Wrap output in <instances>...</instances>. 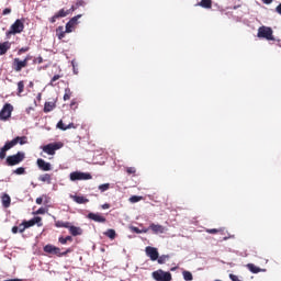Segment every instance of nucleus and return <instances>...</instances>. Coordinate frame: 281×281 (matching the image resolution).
<instances>
[{"label": "nucleus", "instance_id": "obj_1", "mask_svg": "<svg viewBox=\"0 0 281 281\" xmlns=\"http://www.w3.org/2000/svg\"><path fill=\"white\" fill-rule=\"evenodd\" d=\"M16 144H20V146H24V144H27V136H18L12 140L7 142L4 146L0 149V159H5L7 150L14 148Z\"/></svg>", "mask_w": 281, "mask_h": 281}, {"label": "nucleus", "instance_id": "obj_2", "mask_svg": "<svg viewBox=\"0 0 281 281\" xmlns=\"http://www.w3.org/2000/svg\"><path fill=\"white\" fill-rule=\"evenodd\" d=\"M257 36L258 38H266V41H276V37H273V29L269 26H260Z\"/></svg>", "mask_w": 281, "mask_h": 281}, {"label": "nucleus", "instance_id": "obj_3", "mask_svg": "<svg viewBox=\"0 0 281 281\" xmlns=\"http://www.w3.org/2000/svg\"><path fill=\"white\" fill-rule=\"evenodd\" d=\"M25 159V153L18 151L15 155H11L7 157V164L9 166H18V164H21Z\"/></svg>", "mask_w": 281, "mask_h": 281}, {"label": "nucleus", "instance_id": "obj_4", "mask_svg": "<svg viewBox=\"0 0 281 281\" xmlns=\"http://www.w3.org/2000/svg\"><path fill=\"white\" fill-rule=\"evenodd\" d=\"M70 181H89L92 179L91 173L82 172V171H75L69 175Z\"/></svg>", "mask_w": 281, "mask_h": 281}, {"label": "nucleus", "instance_id": "obj_5", "mask_svg": "<svg viewBox=\"0 0 281 281\" xmlns=\"http://www.w3.org/2000/svg\"><path fill=\"white\" fill-rule=\"evenodd\" d=\"M154 280L156 281H171L172 280V274L170 272H166L161 269L154 271L151 273Z\"/></svg>", "mask_w": 281, "mask_h": 281}, {"label": "nucleus", "instance_id": "obj_6", "mask_svg": "<svg viewBox=\"0 0 281 281\" xmlns=\"http://www.w3.org/2000/svg\"><path fill=\"white\" fill-rule=\"evenodd\" d=\"M63 148V143H50L42 147L43 153L46 155H56V150Z\"/></svg>", "mask_w": 281, "mask_h": 281}, {"label": "nucleus", "instance_id": "obj_7", "mask_svg": "<svg viewBox=\"0 0 281 281\" xmlns=\"http://www.w3.org/2000/svg\"><path fill=\"white\" fill-rule=\"evenodd\" d=\"M13 111H14V106H12V104L10 103H5L0 111V120H2V122H5V120H8L9 117H12Z\"/></svg>", "mask_w": 281, "mask_h": 281}, {"label": "nucleus", "instance_id": "obj_8", "mask_svg": "<svg viewBox=\"0 0 281 281\" xmlns=\"http://www.w3.org/2000/svg\"><path fill=\"white\" fill-rule=\"evenodd\" d=\"M82 19V14H78L74 18H71L67 23H66V33L71 34L74 32L76 25H78V20Z\"/></svg>", "mask_w": 281, "mask_h": 281}, {"label": "nucleus", "instance_id": "obj_9", "mask_svg": "<svg viewBox=\"0 0 281 281\" xmlns=\"http://www.w3.org/2000/svg\"><path fill=\"white\" fill-rule=\"evenodd\" d=\"M25 25L23 24V21L16 20L12 25L9 31V34H21L23 32Z\"/></svg>", "mask_w": 281, "mask_h": 281}, {"label": "nucleus", "instance_id": "obj_10", "mask_svg": "<svg viewBox=\"0 0 281 281\" xmlns=\"http://www.w3.org/2000/svg\"><path fill=\"white\" fill-rule=\"evenodd\" d=\"M27 60H30V57H26L23 60H21L19 58H14V60H13L14 71H21L22 69H24V67H27Z\"/></svg>", "mask_w": 281, "mask_h": 281}, {"label": "nucleus", "instance_id": "obj_11", "mask_svg": "<svg viewBox=\"0 0 281 281\" xmlns=\"http://www.w3.org/2000/svg\"><path fill=\"white\" fill-rule=\"evenodd\" d=\"M145 251H146V255L148 256V258H150V260H153V261H155L159 258V251L155 247L147 246L145 248Z\"/></svg>", "mask_w": 281, "mask_h": 281}, {"label": "nucleus", "instance_id": "obj_12", "mask_svg": "<svg viewBox=\"0 0 281 281\" xmlns=\"http://www.w3.org/2000/svg\"><path fill=\"white\" fill-rule=\"evenodd\" d=\"M148 229H151L153 234H166V232H168V228H166L160 224H155V223H151Z\"/></svg>", "mask_w": 281, "mask_h": 281}, {"label": "nucleus", "instance_id": "obj_13", "mask_svg": "<svg viewBox=\"0 0 281 281\" xmlns=\"http://www.w3.org/2000/svg\"><path fill=\"white\" fill-rule=\"evenodd\" d=\"M37 167L44 172H49V170H52V164L43 160V158L37 159Z\"/></svg>", "mask_w": 281, "mask_h": 281}, {"label": "nucleus", "instance_id": "obj_14", "mask_svg": "<svg viewBox=\"0 0 281 281\" xmlns=\"http://www.w3.org/2000/svg\"><path fill=\"white\" fill-rule=\"evenodd\" d=\"M88 218L94 221V223H106V217L102 216L100 213H89Z\"/></svg>", "mask_w": 281, "mask_h": 281}, {"label": "nucleus", "instance_id": "obj_15", "mask_svg": "<svg viewBox=\"0 0 281 281\" xmlns=\"http://www.w3.org/2000/svg\"><path fill=\"white\" fill-rule=\"evenodd\" d=\"M70 199H72V201H75V203H78L79 205L89 203V199L80 195H70Z\"/></svg>", "mask_w": 281, "mask_h": 281}, {"label": "nucleus", "instance_id": "obj_16", "mask_svg": "<svg viewBox=\"0 0 281 281\" xmlns=\"http://www.w3.org/2000/svg\"><path fill=\"white\" fill-rule=\"evenodd\" d=\"M71 236H82V228L78 226H72L71 224L68 227Z\"/></svg>", "mask_w": 281, "mask_h": 281}, {"label": "nucleus", "instance_id": "obj_17", "mask_svg": "<svg viewBox=\"0 0 281 281\" xmlns=\"http://www.w3.org/2000/svg\"><path fill=\"white\" fill-rule=\"evenodd\" d=\"M56 109V102H46L44 104V113H52Z\"/></svg>", "mask_w": 281, "mask_h": 281}, {"label": "nucleus", "instance_id": "obj_18", "mask_svg": "<svg viewBox=\"0 0 281 281\" xmlns=\"http://www.w3.org/2000/svg\"><path fill=\"white\" fill-rule=\"evenodd\" d=\"M196 5H200V8H204L205 10H210L212 8V0H201Z\"/></svg>", "mask_w": 281, "mask_h": 281}, {"label": "nucleus", "instance_id": "obj_19", "mask_svg": "<svg viewBox=\"0 0 281 281\" xmlns=\"http://www.w3.org/2000/svg\"><path fill=\"white\" fill-rule=\"evenodd\" d=\"M10 42H3L2 44H0V56H3V54H5L8 49H10Z\"/></svg>", "mask_w": 281, "mask_h": 281}, {"label": "nucleus", "instance_id": "obj_20", "mask_svg": "<svg viewBox=\"0 0 281 281\" xmlns=\"http://www.w3.org/2000/svg\"><path fill=\"white\" fill-rule=\"evenodd\" d=\"M10 203H12V199L8 194L2 195V205L3 207H10Z\"/></svg>", "mask_w": 281, "mask_h": 281}, {"label": "nucleus", "instance_id": "obj_21", "mask_svg": "<svg viewBox=\"0 0 281 281\" xmlns=\"http://www.w3.org/2000/svg\"><path fill=\"white\" fill-rule=\"evenodd\" d=\"M104 236H106L108 238H110V240H115V236H116V233H115V229L113 228H109L106 232L103 233Z\"/></svg>", "mask_w": 281, "mask_h": 281}, {"label": "nucleus", "instance_id": "obj_22", "mask_svg": "<svg viewBox=\"0 0 281 281\" xmlns=\"http://www.w3.org/2000/svg\"><path fill=\"white\" fill-rule=\"evenodd\" d=\"M38 180L49 184L52 183V176L49 173H44L38 177Z\"/></svg>", "mask_w": 281, "mask_h": 281}, {"label": "nucleus", "instance_id": "obj_23", "mask_svg": "<svg viewBox=\"0 0 281 281\" xmlns=\"http://www.w3.org/2000/svg\"><path fill=\"white\" fill-rule=\"evenodd\" d=\"M69 225H71V223L69 222H63V221L55 222V226L58 228L64 227L65 229H69Z\"/></svg>", "mask_w": 281, "mask_h": 281}, {"label": "nucleus", "instance_id": "obj_24", "mask_svg": "<svg viewBox=\"0 0 281 281\" xmlns=\"http://www.w3.org/2000/svg\"><path fill=\"white\" fill-rule=\"evenodd\" d=\"M247 267L251 273H260V271H262L260 268L256 267V265L254 263H248Z\"/></svg>", "mask_w": 281, "mask_h": 281}, {"label": "nucleus", "instance_id": "obj_25", "mask_svg": "<svg viewBox=\"0 0 281 281\" xmlns=\"http://www.w3.org/2000/svg\"><path fill=\"white\" fill-rule=\"evenodd\" d=\"M182 276H183V280L186 281H192L194 280V278L192 277V272L188 271V270H184L182 272Z\"/></svg>", "mask_w": 281, "mask_h": 281}, {"label": "nucleus", "instance_id": "obj_26", "mask_svg": "<svg viewBox=\"0 0 281 281\" xmlns=\"http://www.w3.org/2000/svg\"><path fill=\"white\" fill-rule=\"evenodd\" d=\"M56 249V246H54V245H46L45 247H44V251L46 252V254H54V250Z\"/></svg>", "mask_w": 281, "mask_h": 281}, {"label": "nucleus", "instance_id": "obj_27", "mask_svg": "<svg viewBox=\"0 0 281 281\" xmlns=\"http://www.w3.org/2000/svg\"><path fill=\"white\" fill-rule=\"evenodd\" d=\"M25 89V83L23 81L18 82V95H21L23 93V90Z\"/></svg>", "mask_w": 281, "mask_h": 281}, {"label": "nucleus", "instance_id": "obj_28", "mask_svg": "<svg viewBox=\"0 0 281 281\" xmlns=\"http://www.w3.org/2000/svg\"><path fill=\"white\" fill-rule=\"evenodd\" d=\"M32 221H33L34 225H37V227H43V222H42L43 218L36 216V217H33Z\"/></svg>", "mask_w": 281, "mask_h": 281}, {"label": "nucleus", "instance_id": "obj_29", "mask_svg": "<svg viewBox=\"0 0 281 281\" xmlns=\"http://www.w3.org/2000/svg\"><path fill=\"white\" fill-rule=\"evenodd\" d=\"M132 229L135 234H148V228L139 229L138 227H133Z\"/></svg>", "mask_w": 281, "mask_h": 281}, {"label": "nucleus", "instance_id": "obj_30", "mask_svg": "<svg viewBox=\"0 0 281 281\" xmlns=\"http://www.w3.org/2000/svg\"><path fill=\"white\" fill-rule=\"evenodd\" d=\"M53 254H54L55 256H67V254H69V250H67V251H65V252H60V248L55 247Z\"/></svg>", "mask_w": 281, "mask_h": 281}, {"label": "nucleus", "instance_id": "obj_31", "mask_svg": "<svg viewBox=\"0 0 281 281\" xmlns=\"http://www.w3.org/2000/svg\"><path fill=\"white\" fill-rule=\"evenodd\" d=\"M70 98H71V89L66 88L65 89V94H64L65 102H67V100H69Z\"/></svg>", "mask_w": 281, "mask_h": 281}, {"label": "nucleus", "instance_id": "obj_32", "mask_svg": "<svg viewBox=\"0 0 281 281\" xmlns=\"http://www.w3.org/2000/svg\"><path fill=\"white\" fill-rule=\"evenodd\" d=\"M68 240H74V238L71 236H66V237H59V243L61 245H67Z\"/></svg>", "mask_w": 281, "mask_h": 281}, {"label": "nucleus", "instance_id": "obj_33", "mask_svg": "<svg viewBox=\"0 0 281 281\" xmlns=\"http://www.w3.org/2000/svg\"><path fill=\"white\" fill-rule=\"evenodd\" d=\"M56 14L57 16H59V19H64V16H67V14H69V11H65V9H60Z\"/></svg>", "mask_w": 281, "mask_h": 281}, {"label": "nucleus", "instance_id": "obj_34", "mask_svg": "<svg viewBox=\"0 0 281 281\" xmlns=\"http://www.w3.org/2000/svg\"><path fill=\"white\" fill-rule=\"evenodd\" d=\"M142 201V196L139 195H133L130 198V203H139Z\"/></svg>", "mask_w": 281, "mask_h": 281}, {"label": "nucleus", "instance_id": "obj_35", "mask_svg": "<svg viewBox=\"0 0 281 281\" xmlns=\"http://www.w3.org/2000/svg\"><path fill=\"white\" fill-rule=\"evenodd\" d=\"M110 186L111 184H109V183H103V184L99 186L100 192H106V190H109Z\"/></svg>", "mask_w": 281, "mask_h": 281}, {"label": "nucleus", "instance_id": "obj_36", "mask_svg": "<svg viewBox=\"0 0 281 281\" xmlns=\"http://www.w3.org/2000/svg\"><path fill=\"white\" fill-rule=\"evenodd\" d=\"M25 229H27V228H26L24 222L18 226V232H19L20 234H23V233L25 232Z\"/></svg>", "mask_w": 281, "mask_h": 281}, {"label": "nucleus", "instance_id": "obj_37", "mask_svg": "<svg viewBox=\"0 0 281 281\" xmlns=\"http://www.w3.org/2000/svg\"><path fill=\"white\" fill-rule=\"evenodd\" d=\"M167 258H168V255H162V256L158 257L157 258L158 265H164V262H166Z\"/></svg>", "mask_w": 281, "mask_h": 281}, {"label": "nucleus", "instance_id": "obj_38", "mask_svg": "<svg viewBox=\"0 0 281 281\" xmlns=\"http://www.w3.org/2000/svg\"><path fill=\"white\" fill-rule=\"evenodd\" d=\"M218 232H223V228H221V229H216V228L206 229V234H218Z\"/></svg>", "mask_w": 281, "mask_h": 281}, {"label": "nucleus", "instance_id": "obj_39", "mask_svg": "<svg viewBox=\"0 0 281 281\" xmlns=\"http://www.w3.org/2000/svg\"><path fill=\"white\" fill-rule=\"evenodd\" d=\"M58 31L60 32V33L58 34V38H59V41H63V37H64L65 34H67V33H66V31H63V26H59V27H58Z\"/></svg>", "mask_w": 281, "mask_h": 281}, {"label": "nucleus", "instance_id": "obj_40", "mask_svg": "<svg viewBox=\"0 0 281 281\" xmlns=\"http://www.w3.org/2000/svg\"><path fill=\"white\" fill-rule=\"evenodd\" d=\"M67 125H65V123H63V121H59L57 123V128H59L60 131H67Z\"/></svg>", "mask_w": 281, "mask_h": 281}, {"label": "nucleus", "instance_id": "obj_41", "mask_svg": "<svg viewBox=\"0 0 281 281\" xmlns=\"http://www.w3.org/2000/svg\"><path fill=\"white\" fill-rule=\"evenodd\" d=\"M14 175H25V168L20 167L14 170Z\"/></svg>", "mask_w": 281, "mask_h": 281}, {"label": "nucleus", "instance_id": "obj_42", "mask_svg": "<svg viewBox=\"0 0 281 281\" xmlns=\"http://www.w3.org/2000/svg\"><path fill=\"white\" fill-rule=\"evenodd\" d=\"M71 66H72V71H74V74H75L76 76H78V69H77L78 65L76 64V60H72V61H71Z\"/></svg>", "mask_w": 281, "mask_h": 281}, {"label": "nucleus", "instance_id": "obj_43", "mask_svg": "<svg viewBox=\"0 0 281 281\" xmlns=\"http://www.w3.org/2000/svg\"><path fill=\"white\" fill-rule=\"evenodd\" d=\"M56 80H60V75H55L52 80H50V86L54 87V83L56 82Z\"/></svg>", "mask_w": 281, "mask_h": 281}, {"label": "nucleus", "instance_id": "obj_44", "mask_svg": "<svg viewBox=\"0 0 281 281\" xmlns=\"http://www.w3.org/2000/svg\"><path fill=\"white\" fill-rule=\"evenodd\" d=\"M24 225H25V227L27 229L29 227H34L35 224H34L33 220H30L27 222H24Z\"/></svg>", "mask_w": 281, "mask_h": 281}, {"label": "nucleus", "instance_id": "obj_45", "mask_svg": "<svg viewBox=\"0 0 281 281\" xmlns=\"http://www.w3.org/2000/svg\"><path fill=\"white\" fill-rule=\"evenodd\" d=\"M126 172H127V175H135L136 169H135V167H128V168L126 169Z\"/></svg>", "mask_w": 281, "mask_h": 281}, {"label": "nucleus", "instance_id": "obj_46", "mask_svg": "<svg viewBox=\"0 0 281 281\" xmlns=\"http://www.w3.org/2000/svg\"><path fill=\"white\" fill-rule=\"evenodd\" d=\"M45 212H47V210L45 207H40L35 214H45Z\"/></svg>", "mask_w": 281, "mask_h": 281}, {"label": "nucleus", "instance_id": "obj_47", "mask_svg": "<svg viewBox=\"0 0 281 281\" xmlns=\"http://www.w3.org/2000/svg\"><path fill=\"white\" fill-rule=\"evenodd\" d=\"M57 19H59V16L55 13V15L50 18V23H54Z\"/></svg>", "mask_w": 281, "mask_h": 281}, {"label": "nucleus", "instance_id": "obj_48", "mask_svg": "<svg viewBox=\"0 0 281 281\" xmlns=\"http://www.w3.org/2000/svg\"><path fill=\"white\" fill-rule=\"evenodd\" d=\"M69 128H76L74 123H69L68 125H66V131H69Z\"/></svg>", "mask_w": 281, "mask_h": 281}, {"label": "nucleus", "instance_id": "obj_49", "mask_svg": "<svg viewBox=\"0 0 281 281\" xmlns=\"http://www.w3.org/2000/svg\"><path fill=\"white\" fill-rule=\"evenodd\" d=\"M12 234H19V227L18 226L12 227Z\"/></svg>", "mask_w": 281, "mask_h": 281}, {"label": "nucleus", "instance_id": "obj_50", "mask_svg": "<svg viewBox=\"0 0 281 281\" xmlns=\"http://www.w3.org/2000/svg\"><path fill=\"white\" fill-rule=\"evenodd\" d=\"M276 12L281 15V3L276 8Z\"/></svg>", "mask_w": 281, "mask_h": 281}, {"label": "nucleus", "instance_id": "obj_51", "mask_svg": "<svg viewBox=\"0 0 281 281\" xmlns=\"http://www.w3.org/2000/svg\"><path fill=\"white\" fill-rule=\"evenodd\" d=\"M36 203H37V205H42L43 204V198H37Z\"/></svg>", "mask_w": 281, "mask_h": 281}, {"label": "nucleus", "instance_id": "obj_52", "mask_svg": "<svg viewBox=\"0 0 281 281\" xmlns=\"http://www.w3.org/2000/svg\"><path fill=\"white\" fill-rule=\"evenodd\" d=\"M262 1H263V3H266L267 5L273 3V0H262Z\"/></svg>", "mask_w": 281, "mask_h": 281}, {"label": "nucleus", "instance_id": "obj_53", "mask_svg": "<svg viewBox=\"0 0 281 281\" xmlns=\"http://www.w3.org/2000/svg\"><path fill=\"white\" fill-rule=\"evenodd\" d=\"M12 12V10H10V9H4L3 10V14H10Z\"/></svg>", "mask_w": 281, "mask_h": 281}, {"label": "nucleus", "instance_id": "obj_54", "mask_svg": "<svg viewBox=\"0 0 281 281\" xmlns=\"http://www.w3.org/2000/svg\"><path fill=\"white\" fill-rule=\"evenodd\" d=\"M109 207H111V205H109L106 203L102 205V210H109Z\"/></svg>", "mask_w": 281, "mask_h": 281}, {"label": "nucleus", "instance_id": "obj_55", "mask_svg": "<svg viewBox=\"0 0 281 281\" xmlns=\"http://www.w3.org/2000/svg\"><path fill=\"white\" fill-rule=\"evenodd\" d=\"M77 5H78V7L85 5V1H82V0L77 1Z\"/></svg>", "mask_w": 281, "mask_h": 281}, {"label": "nucleus", "instance_id": "obj_56", "mask_svg": "<svg viewBox=\"0 0 281 281\" xmlns=\"http://www.w3.org/2000/svg\"><path fill=\"white\" fill-rule=\"evenodd\" d=\"M5 281H19V279H10V280H5Z\"/></svg>", "mask_w": 281, "mask_h": 281}, {"label": "nucleus", "instance_id": "obj_57", "mask_svg": "<svg viewBox=\"0 0 281 281\" xmlns=\"http://www.w3.org/2000/svg\"><path fill=\"white\" fill-rule=\"evenodd\" d=\"M20 52H27V49L26 48H22V49H20Z\"/></svg>", "mask_w": 281, "mask_h": 281}, {"label": "nucleus", "instance_id": "obj_58", "mask_svg": "<svg viewBox=\"0 0 281 281\" xmlns=\"http://www.w3.org/2000/svg\"><path fill=\"white\" fill-rule=\"evenodd\" d=\"M41 95H42L41 93L37 94V100H41Z\"/></svg>", "mask_w": 281, "mask_h": 281}, {"label": "nucleus", "instance_id": "obj_59", "mask_svg": "<svg viewBox=\"0 0 281 281\" xmlns=\"http://www.w3.org/2000/svg\"><path fill=\"white\" fill-rule=\"evenodd\" d=\"M30 87H34V82L31 81V82H30Z\"/></svg>", "mask_w": 281, "mask_h": 281}, {"label": "nucleus", "instance_id": "obj_60", "mask_svg": "<svg viewBox=\"0 0 281 281\" xmlns=\"http://www.w3.org/2000/svg\"><path fill=\"white\" fill-rule=\"evenodd\" d=\"M74 104H76V102L72 101V102L70 103V106H74Z\"/></svg>", "mask_w": 281, "mask_h": 281}, {"label": "nucleus", "instance_id": "obj_61", "mask_svg": "<svg viewBox=\"0 0 281 281\" xmlns=\"http://www.w3.org/2000/svg\"><path fill=\"white\" fill-rule=\"evenodd\" d=\"M224 240H227V237H224Z\"/></svg>", "mask_w": 281, "mask_h": 281}]
</instances>
